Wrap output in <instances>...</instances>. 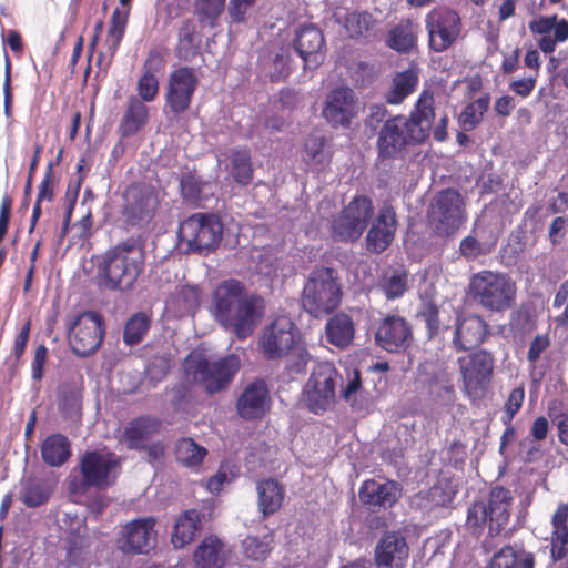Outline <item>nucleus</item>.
Wrapping results in <instances>:
<instances>
[{
    "label": "nucleus",
    "instance_id": "nucleus-35",
    "mask_svg": "<svg viewBox=\"0 0 568 568\" xmlns=\"http://www.w3.org/2000/svg\"><path fill=\"white\" fill-rule=\"evenodd\" d=\"M418 36L410 20H403L388 30L385 44L399 54H409L417 48Z\"/></svg>",
    "mask_w": 568,
    "mask_h": 568
},
{
    "label": "nucleus",
    "instance_id": "nucleus-61",
    "mask_svg": "<svg viewBox=\"0 0 568 568\" xmlns=\"http://www.w3.org/2000/svg\"><path fill=\"white\" fill-rule=\"evenodd\" d=\"M559 21L556 14L550 17L539 16L529 22V30L534 34H550L551 31L555 32L558 28Z\"/></svg>",
    "mask_w": 568,
    "mask_h": 568
},
{
    "label": "nucleus",
    "instance_id": "nucleus-4",
    "mask_svg": "<svg viewBox=\"0 0 568 568\" xmlns=\"http://www.w3.org/2000/svg\"><path fill=\"white\" fill-rule=\"evenodd\" d=\"M187 381L201 384L209 395L229 388L240 369V359L236 355H227L217 361H210L202 354L191 353L183 363Z\"/></svg>",
    "mask_w": 568,
    "mask_h": 568
},
{
    "label": "nucleus",
    "instance_id": "nucleus-24",
    "mask_svg": "<svg viewBox=\"0 0 568 568\" xmlns=\"http://www.w3.org/2000/svg\"><path fill=\"white\" fill-rule=\"evenodd\" d=\"M412 141L402 124V115L393 116L382 125L377 141V161L396 159Z\"/></svg>",
    "mask_w": 568,
    "mask_h": 568
},
{
    "label": "nucleus",
    "instance_id": "nucleus-40",
    "mask_svg": "<svg viewBox=\"0 0 568 568\" xmlns=\"http://www.w3.org/2000/svg\"><path fill=\"white\" fill-rule=\"evenodd\" d=\"M418 80V72L415 68L396 72L393 77L392 89L385 95L386 102L389 104L402 103L416 90Z\"/></svg>",
    "mask_w": 568,
    "mask_h": 568
},
{
    "label": "nucleus",
    "instance_id": "nucleus-29",
    "mask_svg": "<svg viewBox=\"0 0 568 568\" xmlns=\"http://www.w3.org/2000/svg\"><path fill=\"white\" fill-rule=\"evenodd\" d=\"M232 549L219 536H205L194 549L192 560L195 568H224Z\"/></svg>",
    "mask_w": 568,
    "mask_h": 568
},
{
    "label": "nucleus",
    "instance_id": "nucleus-50",
    "mask_svg": "<svg viewBox=\"0 0 568 568\" xmlns=\"http://www.w3.org/2000/svg\"><path fill=\"white\" fill-rule=\"evenodd\" d=\"M52 494L50 485L41 478H30L26 483L21 500L29 508H36L45 504Z\"/></svg>",
    "mask_w": 568,
    "mask_h": 568
},
{
    "label": "nucleus",
    "instance_id": "nucleus-63",
    "mask_svg": "<svg viewBox=\"0 0 568 568\" xmlns=\"http://www.w3.org/2000/svg\"><path fill=\"white\" fill-rule=\"evenodd\" d=\"M54 175H53V166L52 163H49L47 166L44 176L39 185L38 190V202H52L54 199Z\"/></svg>",
    "mask_w": 568,
    "mask_h": 568
},
{
    "label": "nucleus",
    "instance_id": "nucleus-19",
    "mask_svg": "<svg viewBox=\"0 0 568 568\" xmlns=\"http://www.w3.org/2000/svg\"><path fill=\"white\" fill-rule=\"evenodd\" d=\"M402 485L392 479L369 478L362 481L358 488L361 505L369 513L392 509L400 499Z\"/></svg>",
    "mask_w": 568,
    "mask_h": 568
},
{
    "label": "nucleus",
    "instance_id": "nucleus-15",
    "mask_svg": "<svg viewBox=\"0 0 568 568\" xmlns=\"http://www.w3.org/2000/svg\"><path fill=\"white\" fill-rule=\"evenodd\" d=\"M428 214L437 233L453 234L466 221L465 202L462 194L453 187L442 190L430 204Z\"/></svg>",
    "mask_w": 568,
    "mask_h": 568
},
{
    "label": "nucleus",
    "instance_id": "nucleus-57",
    "mask_svg": "<svg viewBox=\"0 0 568 568\" xmlns=\"http://www.w3.org/2000/svg\"><path fill=\"white\" fill-rule=\"evenodd\" d=\"M568 40V21L561 19L558 28H556L554 37L550 34L541 36L538 40V48L546 54L552 53L556 49L557 42H565Z\"/></svg>",
    "mask_w": 568,
    "mask_h": 568
},
{
    "label": "nucleus",
    "instance_id": "nucleus-2",
    "mask_svg": "<svg viewBox=\"0 0 568 568\" xmlns=\"http://www.w3.org/2000/svg\"><path fill=\"white\" fill-rule=\"evenodd\" d=\"M343 291L338 273L333 267L316 266L305 281L301 303L315 318L332 314L342 303Z\"/></svg>",
    "mask_w": 568,
    "mask_h": 568
},
{
    "label": "nucleus",
    "instance_id": "nucleus-6",
    "mask_svg": "<svg viewBox=\"0 0 568 568\" xmlns=\"http://www.w3.org/2000/svg\"><path fill=\"white\" fill-rule=\"evenodd\" d=\"M513 503L511 491L503 486L494 487L487 503L475 501L467 510L466 528L474 535H480L488 525V535L498 536L507 526Z\"/></svg>",
    "mask_w": 568,
    "mask_h": 568
},
{
    "label": "nucleus",
    "instance_id": "nucleus-25",
    "mask_svg": "<svg viewBox=\"0 0 568 568\" xmlns=\"http://www.w3.org/2000/svg\"><path fill=\"white\" fill-rule=\"evenodd\" d=\"M270 392L263 379L250 383L236 400V412L245 420L262 418L267 408Z\"/></svg>",
    "mask_w": 568,
    "mask_h": 568
},
{
    "label": "nucleus",
    "instance_id": "nucleus-37",
    "mask_svg": "<svg viewBox=\"0 0 568 568\" xmlns=\"http://www.w3.org/2000/svg\"><path fill=\"white\" fill-rule=\"evenodd\" d=\"M40 452L44 464L50 467H60L72 455L71 442L63 434H51L42 442Z\"/></svg>",
    "mask_w": 568,
    "mask_h": 568
},
{
    "label": "nucleus",
    "instance_id": "nucleus-14",
    "mask_svg": "<svg viewBox=\"0 0 568 568\" xmlns=\"http://www.w3.org/2000/svg\"><path fill=\"white\" fill-rule=\"evenodd\" d=\"M338 373L328 362L317 363L306 383L304 398L308 409L318 415L335 402V386Z\"/></svg>",
    "mask_w": 568,
    "mask_h": 568
},
{
    "label": "nucleus",
    "instance_id": "nucleus-33",
    "mask_svg": "<svg viewBox=\"0 0 568 568\" xmlns=\"http://www.w3.org/2000/svg\"><path fill=\"white\" fill-rule=\"evenodd\" d=\"M355 323L351 315L338 312L331 316L325 324V339L328 344L345 349L353 344Z\"/></svg>",
    "mask_w": 568,
    "mask_h": 568
},
{
    "label": "nucleus",
    "instance_id": "nucleus-41",
    "mask_svg": "<svg viewBox=\"0 0 568 568\" xmlns=\"http://www.w3.org/2000/svg\"><path fill=\"white\" fill-rule=\"evenodd\" d=\"M206 455L207 449L191 437H182L175 443V459L186 468L199 469Z\"/></svg>",
    "mask_w": 568,
    "mask_h": 568
},
{
    "label": "nucleus",
    "instance_id": "nucleus-31",
    "mask_svg": "<svg viewBox=\"0 0 568 568\" xmlns=\"http://www.w3.org/2000/svg\"><path fill=\"white\" fill-rule=\"evenodd\" d=\"M162 422L160 418L142 415L132 418L124 427L121 442L130 450H142L145 444L160 432Z\"/></svg>",
    "mask_w": 568,
    "mask_h": 568
},
{
    "label": "nucleus",
    "instance_id": "nucleus-43",
    "mask_svg": "<svg viewBox=\"0 0 568 568\" xmlns=\"http://www.w3.org/2000/svg\"><path fill=\"white\" fill-rule=\"evenodd\" d=\"M377 20L368 11H352L345 16L344 28L349 38H368L374 34Z\"/></svg>",
    "mask_w": 568,
    "mask_h": 568
},
{
    "label": "nucleus",
    "instance_id": "nucleus-3",
    "mask_svg": "<svg viewBox=\"0 0 568 568\" xmlns=\"http://www.w3.org/2000/svg\"><path fill=\"white\" fill-rule=\"evenodd\" d=\"M144 262L143 247L133 241H128L106 251L99 270L109 288H131L143 272Z\"/></svg>",
    "mask_w": 568,
    "mask_h": 568
},
{
    "label": "nucleus",
    "instance_id": "nucleus-9",
    "mask_svg": "<svg viewBox=\"0 0 568 568\" xmlns=\"http://www.w3.org/2000/svg\"><path fill=\"white\" fill-rule=\"evenodd\" d=\"M374 215L369 196L356 194L331 223V235L335 241L353 243L361 239Z\"/></svg>",
    "mask_w": 568,
    "mask_h": 568
},
{
    "label": "nucleus",
    "instance_id": "nucleus-54",
    "mask_svg": "<svg viewBox=\"0 0 568 568\" xmlns=\"http://www.w3.org/2000/svg\"><path fill=\"white\" fill-rule=\"evenodd\" d=\"M206 183L194 174H187L181 179V194L184 201L193 205H201L203 201V187Z\"/></svg>",
    "mask_w": 568,
    "mask_h": 568
},
{
    "label": "nucleus",
    "instance_id": "nucleus-7",
    "mask_svg": "<svg viewBox=\"0 0 568 568\" xmlns=\"http://www.w3.org/2000/svg\"><path fill=\"white\" fill-rule=\"evenodd\" d=\"M81 479L73 484L74 491L88 488L105 489L112 486L121 471L120 457L110 450H87L80 457Z\"/></svg>",
    "mask_w": 568,
    "mask_h": 568
},
{
    "label": "nucleus",
    "instance_id": "nucleus-27",
    "mask_svg": "<svg viewBox=\"0 0 568 568\" xmlns=\"http://www.w3.org/2000/svg\"><path fill=\"white\" fill-rule=\"evenodd\" d=\"M165 64L164 54L160 49L153 48L148 52L142 65V74L136 83V91L141 101L152 102L155 100L160 88L158 74L163 72Z\"/></svg>",
    "mask_w": 568,
    "mask_h": 568
},
{
    "label": "nucleus",
    "instance_id": "nucleus-36",
    "mask_svg": "<svg viewBox=\"0 0 568 568\" xmlns=\"http://www.w3.org/2000/svg\"><path fill=\"white\" fill-rule=\"evenodd\" d=\"M149 119V109L143 101L138 97H130L128 99L126 110L119 124V133L122 138H128L136 134L142 130Z\"/></svg>",
    "mask_w": 568,
    "mask_h": 568
},
{
    "label": "nucleus",
    "instance_id": "nucleus-42",
    "mask_svg": "<svg viewBox=\"0 0 568 568\" xmlns=\"http://www.w3.org/2000/svg\"><path fill=\"white\" fill-rule=\"evenodd\" d=\"M201 37L196 30L194 20L184 19L178 31L176 52L181 59L187 60L199 52Z\"/></svg>",
    "mask_w": 568,
    "mask_h": 568
},
{
    "label": "nucleus",
    "instance_id": "nucleus-38",
    "mask_svg": "<svg viewBox=\"0 0 568 568\" xmlns=\"http://www.w3.org/2000/svg\"><path fill=\"white\" fill-rule=\"evenodd\" d=\"M93 538L87 532L73 530L68 537L65 560L68 567L81 568L92 559Z\"/></svg>",
    "mask_w": 568,
    "mask_h": 568
},
{
    "label": "nucleus",
    "instance_id": "nucleus-13",
    "mask_svg": "<svg viewBox=\"0 0 568 568\" xmlns=\"http://www.w3.org/2000/svg\"><path fill=\"white\" fill-rule=\"evenodd\" d=\"M158 520L154 516L140 517L120 526L115 546L124 555H148L156 546Z\"/></svg>",
    "mask_w": 568,
    "mask_h": 568
},
{
    "label": "nucleus",
    "instance_id": "nucleus-60",
    "mask_svg": "<svg viewBox=\"0 0 568 568\" xmlns=\"http://www.w3.org/2000/svg\"><path fill=\"white\" fill-rule=\"evenodd\" d=\"M324 141L322 138L310 136L306 139L304 144L303 160L307 165L320 163L323 154Z\"/></svg>",
    "mask_w": 568,
    "mask_h": 568
},
{
    "label": "nucleus",
    "instance_id": "nucleus-30",
    "mask_svg": "<svg viewBox=\"0 0 568 568\" xmlns=\"http://www.w3.org/2000/svg\"><path fill=\"white\" fill-rule=\"evenodd\" d=\"M323 115L333 125L348 126L355 116L353 90L347 87L332 90L323 109Z\"/></svg>",
    "mask_w": 568,
    "mask_h": 568
},
{
    "label": "nucleus",
    "instance_id": "nucleus-47",
    "mask_svg": "<svg viewBox=\"0 0 568 568\" xmlns=\"http://www.w3.org/2000/svg\"><path fill=\"white\" fill-rule=\"evenodd\" d=\"M377 286L387 300H397L407 291V273L399 270L386 271L381 276Z\"/></svg>",
    "mask_w": 568,
    "mask_h": 568
},
{
    "label": "nucleus",
    "instance_id": "nucleus-52",
    "mask_svg": "<svg viewBox=\"0 0 568 568\" xmlns=\"http://www.w3.org/2000/svg\"><path fill=\"white\" fill-rule=\"evenodd\" d=\"M286 358L285 369L288 373L302 374L306 372L307 365L312 359V356L302 338L296 342L295 346L284 355Z\"/></svg>",
    "mask_w": 568,
    "mask_h": 568
},
{
    "label": "nucleus",
    "instance_id": "nucleus-5",
    "mask_svg": "<svg viewBox=\"0 0 568 568\" xmlns=\"http://www.w3.org/2000/svg\"><path fill=\"white\" fill-rule=\"evenodd\" d=\"M469 292L483 308L503 313L515 305L517 285L506 273L483 270L470 277Z\"/></svg>",
    "mask_w": 568,
    "mask_h": 568
},
{
    "label": "nucleus",
    "instance_id": "nucleus-20",
    "mask_svg": "<svg viewBox=\"0 0 568 568\" xmlns=\"http://www.w3.org/2000/svg\"><path fill=\"white\" fill-rule=\"evenodd\" d=\"M375 344L388 353L405 352L414 339L410 323L397 314L381 318L374 333Z\"/></svg>",
    "mask_w": 568,
    "mask_h": 568
},
{
    "label": "nucleus",
    "instance_id": "nucleus-62",
    "mask_svg": "<svg viewBox=\"0 0 568 568\" xmlns=\"http://www.w3.org/2000/svg\"><path fill=\"white\" fill-rule=\"evenodd\" d=\"M31 331V321L28 320L20 328L19 333L14 337L13 346H12V356L14 358V364H19L21 358L26 352L27 344L30 337Z\"/></svg>",
    "mask_w": 568,
    "mask_h": 568
},
{
    "label": "nucleus",
    "instance_id": "nucleus-53",
    "mask_svg": "<svg viewBox=\"0 0 568 568\" xmlns=\"http://www.w3.org/2000/svg\"><path fill=\"white\" fill-rule=\"evenodd\" d=\"M129 14L130 8L124 7L123 10H120L119 8L114 9L111 16L106 42L112 43V52L118 51L120 43L124 37Z\"/></svg>",
    "mask_w": 568,
    "mask_h": 568
},
{
    "label": "nucleus",
    "instance_id": "nucleus-51",
    "mask_svg": "<svg viewBox=\"0 0 568 568\" xmlns=\"http://www.w3.org/2000/svg\"><path fill=\"white\" fill-rule=\"evenodd\" d=\"M226 0H195L194 14L202 26L215 28L225 9Z\"/></svg>",
    "mask_w": 568,
    "mask_h": 568
},
{
    "label": "nucleus",
    "instance_id": "nucleus-32",
    "mask_svg": "<svg viewBox=\"0 0 568 568\" xmlns=\"http://www.w3.org/2000/svg\"><path fill=\"white\" fill-rule=\"evenodd\" d=\"M206 514L202 509L191 508L180 514L174 523L171 534V542L175 549H182L191 544L207 521Z\"/></svg>",
    "mask_w": 568,
    "mask_h": 568
},
{
    "label": "nucleus",
    "instance_id": "nucleus-55",
    "mask_svg": "<svg viewBox=\"0 0 568 568\" xmlns=\"http://www.w3.org/2000/svg\"><path fill=\"white\" fill-rule=\"evenodd\" d=\"M418 316L423 318L427 329V337L434 338L439 334V307L433 301L424 302L418 311Z\"/></svg>",
    "mask_w": 568,
    "mask_h": 568
},
{
    "label": "nucleus",
    "instance_id": "nucleus-48",
    "mask_svg": "<svg viewBox=\"0 0 568 568\" xmlns=\"http://www.w3.org/2000/svg\"><path fill=\"white\" fill-rule=\"evenodd\" d=\"M490 103L489 94H484L475 101L468 103L459 114L458 123L464 131L474 130L481 121L487 112Z\"/></svg>",
    "mask_w": 568,
    "mask_h": 568
},
{
    "label": "nucleus",
    "instance_id": "nucleus-56",
    "mask_svg": "<svg viewBox=\"0 0 568 568\" xmlns=\"http://www.w3.org/2000/svg\"><path fill=\"white\" fill-rule=\"evenodd\" d=\"M550 554L558 568H568V531L554 532Z\"/></svg>",
    "mask_w": 568,
    "mask_h": 568
},
{
    "label": "nucleus",
    "instance_id": "nucleus-1",
    "mask_svg": "<svg viewBox=\"0 0 568 568\" xmlns=\"http://www.w3.org/2000/svg\"><path fill=\"white\" fill-rule=\"evenodd\" d=\"M213 311L216 320L235 335L244 339L253 334L262 316L263 300L246 295L245 285L234 278L221 282L214 290Z\"/></svg>",
    "mask_w": 568,
    "mask_h": 568
},
{
    "label": "nucleus",
    "instance_id": "nucleus-10",
    "mask_svg": "<svg viewBox=\"0 0 568 568\" xmlns=\"http://www.w3.org/2000/svg\"><path fill=\"white\" fill-rule=\"evenodd\" d=\"M121 215L129 226H145L160 207L156 189L146 183H132L123 192Z\"/></svg>",
    "mask_w": 568,
    "mask_h": 568
},
{
    "label": "nucleus",
    "instance_id": "nucleus-59",
    "mask_svg": "<svg viewBox=\"0 0 568 568\" xmlns=\"http://www.w3.org/2000/svg\"><path fill=\"white\" fill-rule=\"evenodd\" d=\"M551 345V338L548 333L537 334L529 344L527 352V361L535 366L540 356Z\"/></svg>",
    "mask_w": 568,
    "mask_h": 568
},
{
    "label": "nucleus",
    "instance_id": "nucleus-26",
    "mask_svg": "<svg viewBox=\"0 0 568 568\" xmlns=\"http://www.w3.org/2000/svg\"><path fill=\"white\" fill-rule=\"evenodd\" d=\"M489 335V326L479 315H468L457 320L453 337L456 349L465 352L480 346Z\"/></svg>",
    "mask_w": 568,
    "mask_h": 568
},
{
    "label": "nucleus",
    "instance_id": "nucleus-58",
    "mask_svg": "<svg viewBox=\"0 0 568 568\" xmlns=\"http://www.w3.org/2000/svg\"><path fill=\"white\" fill-rule=\"evenodd\" d=\"M525 400V389L523 386L514 388L508 395L504 405V414L500 417L503 424H509L514 420L516 414L521 409Z\"/></svg>",
    "mask_w": 568,
    "mask_h": 568
},
{
    "label": "nucleus",
    "instance_id": "nucleus-8",
    "mask_svg": "<svg viewBox=\"0 0 568 568\" xmlns=\"http://www.w3.org/2000/svg\"><path fill=\"white\" fill-rule=\"evenodd\" d=\"M223 230L216 214L194 213L180 223L178 234L190 252L209 254L220 245Z\"/></svg>",
    "mask_w": 568,
    "mask_h": 568
},
{
    "label": "nucleus",
    "instance_id": "nucleus-34",
    "mask_svg": "<svg viewBox=\"0 0 568 568\" xmlns=\"http://www.w3.org/2000/svg\"><path fill=\"white\" fill-rule=\"evenodd\" d=\"M487 568H535V554L519 544L506 545L491 557Z\"/></svg>",
    "mask_w": 568,
    "mask_h": 568
},
{
    "label": "nucleus",
    "instance_id": "nucleus-16",
    "mask_svg": "<svg viewBox=\"0 0 568 568\" xmlns=\"http://www.w3.org/2000/svg\"><path fill=\"white\" fill-rule=\"evenodd\" d=\"M428 33V45L434 52H444L449 49L462 31V21L458 13L446 7L430 10L425 18Z\"/></svg>",
    "mask_w": 568,
    "mask_h": 568
},
{
    "label": "nucleus",
    "instance_id": "nucleus-11",
    "mask_svg": "<svg viewBox=\"0 0 568 568\" xmlns=\"http://www.w3.org/2000/svg\"><path fill=\"white\" fill-rule=\"evenodd\" d=\"M68 331L72 352L79 357H88L94 354L103 343L104 318L98 312L85 311L70 321Z\"/></svg>",
    "mask_w": 568,
    "mask_h": 568
},
{
    "label": "nucleus",
    "instance_id": "nucleus-22",
    "mask_svg": "<svg viewBox=\"0 0 568 568\" xmlns=\"http://www.w3.org/2000/svg\"><path fill=\"white\" fill-rule=\"evenodd\" d=\"M397 230V214L395 209L385 203L373 220L365 237L366 250L381 254L386 251L395 239Z\"/></svg>",
    "mask_w": 568,
    "mask_h": 568
},
{
    "label": "nucleus",
    "instance_id": "nucleus-64",
    "mask_svg": "<svg viewBox=\"0 0 568 568\" xmlns=\"http://www.w3.org/2000/svg\"><path fill=\"white\" fill-rule=\"evenodd\" d=\"M519 449L523 454V460L526 463L536 462L542 456L540 442H535V439L528 437L519 442Z\"/></svg>",
    "mask_w": 568,
    "mask_h": 568
},
{
    "label": "nucleus",
    "instance_id": "nucleus-44",
    "mask_svg": "<svg viewBox=\"0 0 568 568\" xmlns=\"http://www.w3.org/2000/svg\"><path fill=\"white\" fill-rule=\"evenodd\" d=\"M201 302V290L197 285H179L171 296V304L180 315L193 313Z\"/></svg>",
    "mask_w": 568,
    "mask_h": 568
},
{
    "label": "nucleus",
    "instance_id": "nucleus-45",
    "mask_svg": "<svg viewBox=\"0 0 568 568\" xmlns=\"http://www.w3.org/2000/svg\"><path fill=\"white\" fill-rule=\"evenodd\" d=\"M231 174L234 181L243 186L252 183L254 169L247 149H235L231 153Z\"/></svg>",
    "mask_w": 568,
    "mask_h": 568
},
{
    "label": "nucleus",
    "instance_id": "nucleus-28",
    "mask_svg": "<svg viewBox=\"0 0 568 568\" xmlns=\"http://www.w3.org/2000/svg\"><path fill=\"white\" fill-rule=\"evenodd\" d=\"M294 48L304 61V68H317L324 59L325 40L314 24L303 26L294 40Z\"/></svg>",
    "mask_w": 568,
    "mask_h": 568
},
{
    "label": "nucleus",
    "instance_id": "nucleus-49",
    "mask_svg": "<svg viewBox=\"0 0 568 568\" xmlns=\"http://www.w3.org/2000/svg\"><path fill=\"white\" fill-rule=\"evenodd\" d=\"M151 326V317L144 312L134 313L125 323L123 342L128 346L138 345L143 341Z\"/></svg>",
    "mask_w": 568,
    "mask_h": 568
},
{
    "label": "nucleus",
    "instance_id": "nucleus-46",
    "mask_svg": "<svg viewBox=\"0 0 568 568\" xmlns=\"http://www.w3.org/2000/svg\"><path fill=\"white\" fill-rule=\"evenodd\" d=\"M274 538L270 532L263 536L248 535L242 540V551L246 559L264 561L273 549Z\"/></svg>",
    "mask_w": 568,
    "mask_h": 568
},
{
    "label": "nucleus",
    "instance_id": "nucleus-17",
    "mask_svg": "<svg viewBox=\"0 0 568 568\" xmlns=\"http://www.w3.org/2000/svg\"><path fill=\"white\" fill-rule=\"evenodd\" d=\"M199 78L192 67L176 68L169 75L164 94L165 106L174 115L185 113L191 106Z\"/></svg>",
    "mask_w": 568,
    "mask_h": 568
},
{
    "label": "nucleus",
    "instance_id": "nucleus-23",
    "mask_svg": "<svg viewBox=\"0 0 568 568\" xmlns=\"http://www.w3.org/2000/svg\"><path fill=\"white\" fill-rule=\"evenodd\" d=\"M408 557L409 546L399 530L386 531L375 546L374 560L377 568H404Z\"/></svg>",
    "mask_w": 568,
    "mask_h": 568
},
{
    "label": "nucleus",
    "instance_id": "nucleus-21",
    "mask_svg": "<svg viewBox=\"0 0 568 568\" xmlns=\"http://www.w3.org/2000/svg\"><path fill=\"white\" fill-rule=\"evenodd\" d=\"M434 104L433 93L423 91L409 116L402 115V124L412 144H420L429 136L435 119Z\"/></svg>",
    "mask_w": 568,
    "mask_h": 568
},
{
    "label": "nucleus",
    "instance_id": "nucleus-12",
    "mask_svg": "<svg viewBox=\"0 0 568 568\" xmlns=\"http://www.w3.org/2000/svg\"><path fill=\"white\" fill-rule=\"evenodd\" d=\"M457 363L466 396L471 402L483 399L493 378V355L479 349L459 357Z\"/></svg>",
    "mask_w": 568,
    "mask_h": 568
},
{
    "label": "nucleus",
    "instance_id": "nucleus-39",
    "mask_svg": "<svg viewBox=\"0 0 568 568\" xmlns=\"http://www.w3.org/2000/svg\"><path fill=\"white\" fill-rule=\"evenodd\" d=\"M258 509L264 517L275 514L282 506L284 488L275 479H264L257 484Z\"/></svg>",
    "mask_w": 568,
    "mask_h": 568
},
{
    "label": "nucleus",
    "instance_id": "nucleus-18",
    "mask_svg": "<svg viewBox=\"0 0 568 568\" xmlns=\"http://www.w3.org/2000/svg\"><path fill=\"white\" fill-rule=\"evenodd\" d=\"M301 339L298 328L294 322L281 316L274 320L264 331L260 346L267 359L284 358V355Z\"/></svg>",
    "mask_w": 568,
    "mask_h": 568
}]
</instances>
